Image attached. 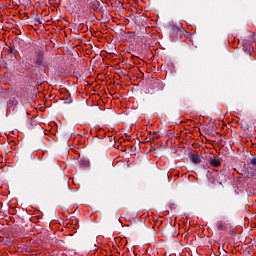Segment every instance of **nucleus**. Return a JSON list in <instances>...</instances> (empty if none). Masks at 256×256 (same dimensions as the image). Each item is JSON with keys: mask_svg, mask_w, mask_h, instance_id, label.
<instances>
[{"mask_svg": "<svg viewBox=\"0 0 256 256\" xmlns=\"http://www.w3.org/2000/svg\"><path fill=\"white\" fill-rule=\"evenodd\" d=\"M34 63L36 67H38V69H41V71H44V69H47L49 67V64H47V62L45 61V54L41 50L36 53Z\"/></svg>", "mask_w": 256, "mask_h": 256, "instance_id": "f257e3e1", "label": "nucleus"}, {"mask_svg": "<svg viewBox=\"0 0 256 256\" xmlns=\"http://www.w3.org/2000/svg\"><path fill=\"white\" fill-rule=\"evenodd\" d=\"M189 159L194 163V165H199V163H203V156L199 153H190Z\"/></svg>", "mask_w": 256, "mask_h": 256, "instance_id": "f03ea898", "label": "nucleus"}, {"mask_svg": "<svg viewBox=\"0 0 256 256\" xmlns=\"http://www.w3.org/2000/svg\"><path fill=\"white\" fill-rule=\"evenodd\" d=\"M210 165L211 167H221V160L219 157L214 156L212 159H210Z\"/></svg>", "mask_w": 256, "mask_h": 256, "instance_id": "7ed1b4c3", "label": "nucleus"}, {"mask_svg": "<svg viewBox=\"0 0 256 256\" xmlns=\"http://www.w3.org/2000/svg\"><path fill=\"white\" fill-rule=\"evenodd\" d=\"M216 227L218 231H227V223L223 221H217Z\"/></svg>", "mask_w": 256, "mask_h": 256, "instance_id": "20e7f679", "label": "nucleus"}, {"mask_svg": "<svg viewBox=\"0 0 256 256\" xmlns=\"http://www.w3.org/2000/svg\"><path fill=\"white\" fill-rule=\"evenodd\" d=\"M34 23H38L39 25H43V16L41 14H36L33 17Z\"/></svg>", "mask_w": 256, "mask_h": 256, "instance_id": "39448f33", "label": "nucleus"}, {"mask_svg": "<svg viewBox=\"0 0 256 256\" xmlns=\"http://www.w3.org/2000/svg\"><path fill=\"white\" fill-rule=\"evenodd\" d=\"M141 229H145V222H138L134 225V231H141Z\"/></svg>", "mask_w": 256, "mask_h": 256, "instance_id": "423d86ee", "label": "nucleus"}, {"mask_svg": "<svg viewBox=\"0 0 256 256\" xmlns=\"http://www.w3.org/2000/svg\"><path fill=\"white\" fill-rule=\"evenodd\" d=\"M206 131H207L208 135H215V134H217V131L213 130V126H209L208 128H206Z\"/></svg>", "mask_w": 256, "mask_h": 256, "instance_id": "0eeeda50", "label": "nucleus"}, {"mask_svg": "<svg viewBox=\"0 0 256 256\" xmlns=\"http://www.w3.org/2000/svg\"><path fill=\"white\" fill-rule=\"evenodd\" d=\"M172 30L174 33H179V31H181V25H173Z\"/></svg>", "mask_w": 256, "mask_h": 256, "instance_id": "6e6552de", "label": "nucleus"}, {"mask_svg": "<svg viewBox=\"0 0 256 256\" xmlns=\"http://www.w3.org/2000/svg\"><path fill=\"white\" fill-rule=\"evenodd\" d=\"M8 52L10 57H13L15 55V51L11 47H8Z\"/></svg>", "mask_w": 256, "mask_h": 256, "instance_id": "1a4fd4ad", "label": "nucleus"}, {"mask_svg": "<svg viewBox=\"0 0 256 256\" xmlns=\"http://www.w3.org/2000/svg\"><path fill=\"white\" fill-rule=\"evenodd\" d=\"M64 103H66L67 105H69V104L73 103V99H72L71 97L66 98V100H65Z\"/></svg>", "mask_w": 256, "mask_h": 256, "instance_id": "9d476101", "label": "nucleus"}, {"mask_svg": "<svg viewBox=\"0 0 256 256\" xmlns=\"http://www.w3.org/2000/svg\"><path fill=\"white\" fill-rule=\"evenodd\" d=\"M250 165H253L254 167H256V157H253V158L250 160Z\"/></svg>", "mask_w": 256, "mask_h": 256, "instance_id": "9b49d317", "label": "nucleus"}, {"mask_svg": "<svg viewBox=\"0 0 256 256\" xmlns=\"http://www.w3.org/2000/svg\"><path fill=\"white\" fill-rule=\"evenodd\" d=\"M229 233L230 235H235V230H233V227L229 228Z\"/></svg>", "mask_w": 256, "mask_h": 256, "instance_id": "f8f14e48", "label": "nucleus"}, {"mask_svg": "<svg viewBox=\"0 0 256 256\" xmlns=\"http://www.w3.org/2000/svg\"><path fill=\"white\" fill-rule=\"evenodd\" d=\"M149 135H157V131H150Z\"/></svg>", "mask_w": 256, "mask_h": 256, "instance_id": "ddd939ff", "label": "nucleus"}, {"mask_svg": "<svg viewBox=\"0 0 256 256\" xmlns=\"http://www.w3.org/2000/svg\"><path fill=\"white\" fill-rule=\"evenodd\" d=\"M131 149H134V151H137V146H132Z\"/></svg>", "mask_w": 256, "mask_h": 256, "instance_id": "4468645a", "label": "nucleus"}, {"mask_svg": "<svg viewBox=\"0 0 256 256\" xmlns=\"http://www.w3.org/2000/svg\"><path fill=\"white\" fill-rule=\"evenodd\" d=\"M170 229H171V231H175V228H173V227H171Z\"/></svg>", "mask_w": 256, "mask_h": 256, "instance_id": "2eb2a0df", "label": "nucleus"}, {"mask_svg": "<svg viewBox=\"0 0 256 256\" xmlns=\"http://www.w3.org/2000/svg\"><path fill=\"white\" fill-rule=\"evenodd\" d=\"M96 3H97L98 5H101V3H100L99 1H96Z\"/></svg>", "mask_w": 256, "mask_h": 256, "instance_id": "dca6fc26", "label": "nucleus"}]
</instances>
